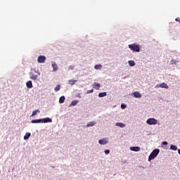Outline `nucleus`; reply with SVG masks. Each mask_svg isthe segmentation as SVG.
<instances>
[{"mask_svg": "<svg viewBox=\"0 0 180 180\" xmlns=\"http://www.w3.org/2000/svg\"><path fill=\"white\" fill-rule=\"evenodd\" d=\"M129 49L131 50V51L136 52V53H140V45L139 44H129Z\"/></svg>", "mask_w": 180, "mask_h": 180, "instance_id": "1", "label": "nucleus"}, {"mask_svg": "<svg viewBox=\"0 0 180 180\" xmlns=\"http://www.w3.org/2000/svg\"><path fill=\"white\" fill-rule=\"evenodd\" d=\"M158 154H160V149L153 150L148 157V161H151V160H154V158H155V157H157Z\"/></svg>", "mask_w": 180, "mask_h": 180, "instance_id": "2", "label": "nucleus"}, {"mask_svg": "<svg viewBox=\"0 0 180 180\" xmlns=\"http://www.w3.org/2000/svg\"><path fill=\"white\" fill-rule=\"evenodd\" d=\"M147 124H149L150 126L153 124H157L158 123V121L155 118H149L146 121Z\"/></svg>", "mask_w": 180, "mask_h": 180, "instance_id": "3", "label": "nucleus"}, {"mask_svg": "<svg viewBox=\"0 0 180 180\" xmlns=\"http://www.w3.org/2000/svg\"><path fill=\"white\" fill-rule=\"evenodd\" d=\"M155 88H164L165 89H168L169 87L166 83H161L160 84H157Z\"/></svg>", "mask_w": 180, "mask_h": 180, "instance_id": "4", "label": "nucleus"}, {"mask_svg": "<svg viewBox=\"0 0 180 180\" xmlns=\"http://www.w3.org/2000/svg\"><path fill=\"white\" fill-rule=\"evenodd\" d=\"M98 143L101 144V146H105V144H108V140L106 139H100Z\"/></svg>", "mask_w": 180, "mask_h": 180, "instance_id": "5", "label": "nucleus"}, {"mask_svg": "<svg viewBox=\"0 0 180 180\" xmlns=\"http://www.w3.org/2000/svg\"><path fill=\"white\" fill-rule=\"evenodd\" d=\"M129 150H131V151H135V152L140 151V147H139V146H132V147L129 148Z\"/></svg>", "mask_w": 180, "mask_h": 180, "instance_id": "6", "label": "nucleus"}, {"mask_svg": "<svg viewBox=\"0 0 180 180\" xmlns=\"http://www.w3.org/2000/svg\"><path fill=\"white\" fill-rule=\"evenodd\" d=\"M51 65L53 68V71L56 72L58 70V65H57L55 62H52Z\"/></svg>", "mask_w": 180, "mask_h": 180, "instance_id": "7", "label": "nucleus"}, {"mask_svg": "<svg viewBox=\"0 0 180 180\" xmlns=\"http://www.w3.org/2000/svg\"><path fill=\"white\" fill-rule=\"evenodd\" d=\"M134 98H141L142 95L139 91L134 92Z\"/></svg>", "mask_w": 180, "mask_h": 180, "instance_id": "8", "label": "nucleus"}, {"mask_svg": "<svg viewBox=\"0 0 180 180\" xmlns=\"http://www.w3.org/2000/svg\"><path fill=\"white\" fill-rule=\"evenodd\" d=\"M93 88H94V89L98 90L99 88H101V84H99L98 83L95 82L93 84Z\"/></svg>", "mask_w": 180, "mask_h": 180, "instance_id": "9", "label": "nucleus"}, {"mask_svg": "<svg viewBox=\"0 0 180 180\" xmlns=\"http://www.w3.org/2000/svg\"><path fill=\"white\" fill-rule=\"evenodd\" d=\"M95 124H96V122H90L86 124V127H92L95 126Z\"/></svg>", "mask_w": 180, "mask_h": 180, "instance_id": "10", "label": "nucleus"}, {"mask_svg": "<svg viewBox=\"0 0 180 180\" xmlns=\"http://www.w3.org/2000/svg\"><path fill=\"white\" fill-rule=\"evenodd\" d=\"M115 126H117L118 127H121V128L126 127V124H124L122 122H117L115 124Z\"/></svg>", "mask_w": 180, "mask_h": 180, "instance_id": "11", "label": "nucleus"}, {"mask_svg": "<svg viewBox=\"0 0 180 180\" xmlns=\"http://www.w3.org/2000/svg\"><path fill=\"white\" fill-rule=\"evenodd\" d=\"M65 101V96H62L60 98H59V103H64Z\"/></svg>", "mask_w": 180, "mask_h": 180, "instance_id": "12", "label": "nucleus"}, {"mask_svg": "<svg viewBox=\"0 0 180 180\" xmlns=\"http://www.w3.org/2000/svg\"><path fill=\"white\" fill-rule=\"evenodd\" d=\"M78 103H79V101L74 100L72 101L71 105L72 106H75L76 105H78Z\"/></svg>", "mask_w": 180, "mask_h": 180, "instance_id": "13", "label": "nucleus"}, {"mask_svg": "<svg viewBox=\"0 0 180 180\" xmlns=\"http://www.w3.org/2000/svg\"><path fill=\"white\" fill-rule=\"evenodd\" d=\"M31 134L30 132H27L24 136V140H28L29 137H30Z\"/></svg>", "mask_w": 180, "mask_h": 180, "instance_id": "14", "label": "nucleus"}, {"mask_svg": "<svg viewBox=\"0 0 180 180\" xmlns=\"http://www.w3.org/2000/svg\"><path fill=\"white\" fill-rule=\"evenodd\" d=\"M128 64L130 67H134V65H136V63L134 62V60H129Z\"/></svg>", "mask_w": 180, "mask_h": 180, "instance_id": "15", "label": "nucleus"}, {"mask_svg": "<svg viewBox=\"0 0 180 180\" xmlns=\"http://www.w3.org/2000/svg\"><path fill=\"white\" fill-rule=\"evenodd\" d=\"M75 82H77V80H74V79H70L68 81V83L70 84V85H75Z\"/></svg>", "mask_w": 180, "mask_h": 180, "instance_id": "16", "label": "nucleus"}, {"mask_svg": "<svg viewBox=\"0 0 180 180\" xmlns=\"http://www.w3.org/2000/svg\"><path fill=\"white\" fill-rule=\"evenodd\" d=\"M170 150H173L174 151H176V150H178V148L175 145H171Z\"/></svg>", "mask_w": 180, "mask_h": 180, "instance_id": "17", "label": "nucleus"}, {"mask_svg": "<svg viewBox=\"0 0 180 180\" xmlns=\"http://www.w3.org/2000/svg\"><path fill=\"white\" fill-rule=\"evenodd\" d=\"M61 89V86L60 84L57 85V86L55 87L54 91L56 92H58V91H60V89Z\"/></svg>", "mask_w": 180, "mask_h": 180, "instance_id": "18", "label": "nucleus"}, {"mask_svg": "<svg viewBox=\"0 0 180 180\" xmlns=\"http://www.w3.org/2000/svg\"><path fill=\"white\" fill-rule=\"evenodd\" d=\"M94 68L95 70H102V65H96Z\"/></svg>", "mask_w": 180, "mask_h": 180, "instance_id": "19", "label": "nucleus"}, {"mask_svg": "<svg viewBox=\"0 0 180 180\" xmlns=\"http://www.w3.org/2000/svg\"><path fill=\"white\" fill-rule=\"evenodd\" d=\"M103 96H106V92L100 93L98 94L99 98H103Z\"/></svg>", "mask_w": 180, "mask_h": 180, "instance_id": "20", "label": "nucleus"}, {"mask_svg": "<svg viewBox=\"0 0 180 180\" xmlns=\"http://www.w3.org/2000/svg\"><path fill=\"white\" fill-rule=\"evenodd\" d=\"M51 122H53V120L51 118L49 117L46 118V123H51Z\"/></svg>", "mask_w": 180, "mask_h": 180, "instance_id": "21", "label": "nucleus"}, {"mask_svg": "<svg viewBox=\"0 0 180 180\" xmlns=\"http://www.w3.org/2000/svg\"><path fill=\"white\" fill-rule=\"evenodd\" d=\"M74 68H75V66H74V65H70V66H69L68 70H74Z\"/></svg>", "mask_w": 180, "mask_h": 180, "instance_id": "22", "label": "nucleus"}, {"mask_svg": "<svg viewBox=\"0 0 180 180\" xmlns=\"http://www.w3.org/2000/svg\"><path fill=\"white\" fill-rule=\"evenodd\" d=\"M121 109H126V104H122Z\"/></svg>", "mask_w": 180, "mask_h": 180, "instance_id": "23", "label": "nucleus"}, {"mask_svg": "<svg viewBox=\"0 0 180 180\" xmlns=\"http://www.w3.org/2000/svg\"><path fill=\"white\" fill-rule=\"evenodd\" d=\"M94 92V89H91V90H88L86 91V94H92Z\"/></svg>", "mask_w": 180, "mask_h": 180, "instance_id": "24", "label": "nucleus"}, {"mask_svg": "<svg viewBox=\"0 0 180 180\" xmlns=\"http://www.w3.org/2000/svg\"><path fill=\"white\" fill-rule=\"evenodd\" d=\"M162 144L163 146H168V142L164 141V142L162 143Z\"/></svg>", "mask_w": 180, "mask_h": 180, "instance_id": "25", "label": "nucleus"}, {"mask_svg": "<svg viewBox=\"0 0 180 180\" xmlns=\"http://www.w3.org/2000/svg\"><path fill=\"white\" fill-rule=\"evenodd\" d=\"M110 153V150H105V154L108 155Z\"/></svg>", "mask_w": 180, "mask_h": 180, "instance_id": "26", "label": "nucleus"}, {"mask_svg": "<svg viewBox=\"0 0 180 180\" xmlns=\"http://www.w3.org/2000/svg\"><path fill=\"white\" fill-rule=\"evenodd\" d=\"M176 21L180 23V18H176Z\"/></svg>", "mask_w": 180, "mask_h": 180, "instance_id": "27", "label": "nucleus"}, {"mask_svg": "<svg viewBox=\"0 0 180 180\" xmlns=\"http://www.w3.org/2000/svg\"><path fill=\"white\" fill-rule=\"evenodd\" d=\"M77 98H81V94H79L77 95Z\"/></svg>", "mask_w": 180, "mask_h": 180, "instance_id": "28", "label": "nucleus"}]
</instances>
